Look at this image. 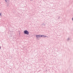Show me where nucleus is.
I'll list each match as a JSON object with an SVG mask.
<instances>
[{"label":"nucleus","instance_id":"obj_4","mask_svg":"<svg viewBox=\"0 0 73 73\" xmlns=\"http://www.w3.org/2000/svg\"><path fill=\"white\" fill-rule=\"evenodd\" d=\"M42 37H46V36H44V35H42Z\"/></svg>","mask_w":73,"mask_h":73},{"label":"nucleus","instance_id":"obj_5","mask_svg":"<svg viewBox=\"0 0 73 73\" xmlns=\"http://www.w3.org/2000/svg\"><path fill=\"white\" fill-rule=\"evenodd\" d=\"M72 21H73V17L72 18Z\"/></svg>","mask_w":73,"mask_h":73},{"label":"nucleus","instance_id":"obj_6","mask_svg":"<svg viewBox=\"0 0 73 73\" xmlns=\"http://www.w3.org/2000/svg\"><path fill=\"white\" fill-rule=\"evenodd\" d=\"M5 0V1H7V0Z\"/></svg>","mask_w":73,"mask_h":73},{"label":"nucleus","instance_id":"obj_3","mask_svg":"<svg viewBox=\"0 0 73 73\" xmlns=\"http://www.w3.org/2000/svg\"><path fill=\"white\" fill-rule=\"evenodd\" d=\"M70 40V38H69V37H68L67 39V41H69V40Z\"/></svg>","mask_w":73,"mask_h":73},{"label":"nucleus","instance_id":"obj_7","mask_svg":"<svg viewBox=\"0 0 73 73\" xmlns=\"http://www.w3.org/2000/svg\"><path fill=\"white\" fill-rule=\"evenodd\" d=\"M1 13H0V15L1 16Z\"/></svg>","mask_w":73,"mask_h":73},{"label":"nucleus","instance_id":"obj_1","mask_svg":"<svg viewBox=\"0 0 73 73\" xmlns=\"http://www.w3.org/2000/svg\"><path fill=\"white\" fill-rule=\"evenodd\" d=\"M24 32L25 34H26L27 35H28V34H29V32H28V31H24Z\"/></svg>","mask_w":73,"mask_h":73},{"label":"nucleus","instance_id":"obj_8","mask_svg":"<svg viewBox=\"0 0 73 73\" xmlns=\"http://www.w3.org/2000/svg\"><path fill=\"white\" fill-rule=\"evenodd\" d=\"M0 49H1V47H0Z\"/></svg>","mask_w":73,"mask_h":73},{"label":"nucleus","instance_id":"obj_2","mask_svg":"<svg viewBox=\"0 0 73 73\" xmlns=\"http://www.w3.org/2000/svg\"><path fill=\"white\" fill-rule=\"evenodd\" d=\"M36 38H39V37H42V35H37L36 36Z\"/></svg>","mask_w":73,"mask_h":73}]
</instances>
